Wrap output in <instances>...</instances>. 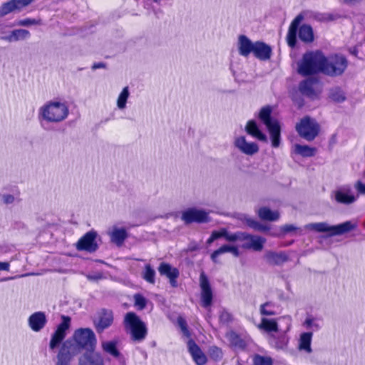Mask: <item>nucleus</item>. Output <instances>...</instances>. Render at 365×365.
<instances>
[{
    "instance_id": "62",
    "label": "nucleus",
    "mask_w": 365,
    "mask_h": 365,
    "mask_svg": "<svg viewBox=\"0 0 365 365\" xmlns=\"http://www.w3.org/2000/svg\"><path fill=\"white\" fill-rule=\"evenodd\" d=\"M221 320H228L230 319V314L225 312H222L220 315Z\"/></svg>"
},
{
    "instance_id": "4",
    "label": "nucleus",
    "mask_w": 365,
    "mask_h": 365,
    "mask_svg": "<svg viewBox=\"0 0 365 365\" xmlns=\"http://www.w3.org/2000/svg\"><path fill=\"white\" fill-rule=\"evenodd\" d=\"M123 326L125 332L134 341L141 342L147 336L148 329L145 323L134 312H130L125 314Z\"/></svg>"
},
{
    "instance_id": "6",
    "label": "nucleus",
    "mask_w": 365,
    "mask_h": 365,
    "mask_svg": "<svg viewBox=\"0 0 365 365\" xmlns=\"http://www.w3.org/2000/svg\"><path fill=\"white\" fill-rule=\"evenodd\" d=\"M271 113L270 106L263 107L259 113V118L269 130L272 147L278 148L280 145V126L276 119L271 118Z\"/></svg>"
},
{
    "instance_id": "19",
    "label": "nucleus",
    "mask_w": 365,
    "mask_h": 365,
    "mask_svg": "<svg viewBox=\"0 0 365 365\" xmlns=\"http://www.w3.org/2000/svg\"><path fill=\"white\" fill-rule=\"evenodd\" d=\"M187 347L192 359L197 365H204L206 364V356L193 340L188 341Z\"/></svg>"
},
{
    "instance_id": "10",
    "label": "nucleus",
    "mask_w": 365,
    "mask_h": 365,
    "mask_svg": "<svg viewBox=\"0 0 365 365\" xmlns=\"http://www.w3.org/2000/svg\"><path fill=\"white\" fill-rule=\"evenodd\" d=\"M61 322L58 325L56 331L51 335L49 342V348L53 350L63 341L66 336V331L71 327V317L61 316Z\"/></svg>"
},
{
    "instance_id": "40",
    "label": "nucleus",
    "mask_w": 365,
    "mask_h": 365,
    "mask_svg": "<svg viewBox=\"0 0 365 365\" xmlns=\"http://www.w3.org/2000/svg\"><path fill=\"white\" fill-rule=\"evenodd\" d=\"M235 234L236 232H229L226 229L222 228L217 231H213L211 235L215 240L224 237L227 242H235Z\"/></svg>"
},
{
    "instance_id": "55",
    "label": "nucleus",
    "mask_w": 365,
    "mask_h": 365,
    "mask_svg": "<svg viewBox=\"0 0 365 365\" xmlns=\"http://www.w3.org/2000/svg\"><path fill=\"white\" fill-rule=\"evenodd\" d=\"M18 10L28 6L33 0H12Z\"/></svg>"
},
{
    "instance_id": "29",
    "label": "nucleus",
    "mask_w": 365,
    "mask_h": 365,
    "mask_svg": "<svg viewBox=\"0 0 365 365\" xmlns=\"http://www.w3.org/2000/svg\"><path fill=\"white\" fill-rule=\"evenodd\" d=\"M317 80L314 78H307L302 81L299 85L300 93L306 96L314 98L316 96L314 85Z\"/></svg>"
},
{
    "instance_id": "15",
    "label": "nucleus",
    "mask_w": 365,
    "mask_h": 365,
    "mask_svg": "<svg viewBox=\"0 0 365 365\" xmlns=\"http://www.w3.org/2000/svg\"><path fill=\"white\" fill-rule=\"evenodd\" d=\"M200 287L202 305L207 308L212 304L213 294L209 280L204 272H202L200 276Z\"/></svg>"
},
{
    "instance_id": "9",
    "label": "nucleus",
    "mask_w": 365,
    "mask_h": 365,
    "mask_svg": "<svg viewBox=\"0 0 365 365\" xmlns=\"http://www.w3.org/2000/svg\"><path fill=\"white\" fill-rule=\"evenodd\" d=\"M296 130L304 139L311 141L318 135L319 126L314 119L306 116L296 125Z\"/></svg>"
},
{
    "instance_id": "38",
    "label": "nucleus",
    "mask_w": 365,
    "mask_h": 365,
    "mask_svg": "<svg viewBox=\"0 0 365 365\" xmlns=\"http://www.w3.org/2000/svg\"><path fill=\"white\" fill-rule=\"evenodd\" d=\"M305 229L309 230H314L317 232H330L331 225H329L327 222H317V223H309L305 225Z\"/></svg>"
},
{
    "instance_id": "45",
    "label": "nucleus",
    "mask_w": 365,
    "mask_h": 365,
    "mask_svg": "<svg viewBox=\"0 0 365 365\" xmlns=\"http://www.w3.org/2000/svg\"><path fill=\"white\" fill-rule=\"evenodd\" d=\"M20 199L19 198V195H11V194H2L0 193V202L4 205H11L15 202H19Z\"/></svg>"
},
{
    "instance_id": "54",
    "label": "nucleus",
    "mask_w": 365,
    "mask_h": 365,
    "mask_svg": "<svg viewBox=\"0 0 365 365\" xmlns=\"http://www.w3.org/2000/svg\"><path fill=\"white\" fill-rule=\"evenodd\" d=\"M278 319L284 321L286 324L283 331L284 332L289 331L292 327V317L289 315H285V316L279 317Z\"/></svg>"
},
{
    "instance_id": "28",
    "label": "nucleus",
    "mask_w": 365,
    "mask_h": 365,
    "mask_svg": "<svg viewBox=\"0 0 365 365\" xmlns=\"http://www.w3.org/2000/svg\"><path fill=\"white\" fill-rule=\"evenodd\" d=\"M357 225L353 221H346L337 225H331V235H341L355 229Z\"/></svg>"
},
{
    "instance_id": "26",
    "label": "nucleus",
    "mask_w": 365,
    "mask_h": 365,
    "mask_svg": "<svg viewBox=\"0 0 365 365\" xmlns=\"http://www.w3.org/2000/svg\"><path fill=\"white\" fill-rule=\"evenodd\" d=\"M110 241L117 246H121L125 240L128 237V233L124 228H118L114 227L112 230L108 232Z\"/></svg>"
},
{
    "instance_id": "39",
    "label": "nucleus",
    "mask_w": 365,
    "mask_h": 365,
    "mask_svg": "<svg viewBox=\"0 0 365 365\" xmlns=\"http://www.w3.org/2000/svg\"><path fill=\"white\" fill-rule=\"evenodd\" d=\"M294 153L299 154L303 157H312L314 156L316 152V149L311 148L308 145H302L296 144L294 147Z\"/></svg>"
},
{
    "instance_id": "41",
    "label": "nucleus",
    "mask_w": 365,
    "mask_h": 365,
    "mask_svg": "<svg viewBox=\"0 0 365 365\" xmlns=\"http://www.w3.org/2000/svg\"><path fill=\"white\" fill-rule=\"evenodd\" d=\"M289 342V339L287 336L283 335L278 337H272L271 339V344L277 349H284L287 348Z\"/></svg>"
},
{
    "instance_id": "53",
    "label": "nucleus",
    "mask_w": 365,
    "mask_h": 365,
    "mask_svg": "<svg viewBox=\"0 0 365 365\" xmlns=\"http://www.w3.org/2000/svg\"><path fill=\"white\" fill-rule=\"evenodd\" d=\"M17 24L19 26H21L37 25V24H40V21L36 20L34 19H25L20 20Z\"/></svg>"
},
{
    "instance_id": "57",
    "label": "nucleus",
    "mask_w": 365,
    "mask_h": 365,
    "mask_svg": "<svg viewBox=\"0 0 365 365\" xmlns=\"http://www.w3.org/2000/svg\"><path fill=\"white\" fill-rule=\"evenodd\" d=\"M178 324L179 326L180 327L182 332L186 335V336H188L189 335V331L187 329V324H186V322L182 319V318H179L178 319Z\"/></svg>"
},
{
    "instance_id": "42",
    "label": "nucleus",
    "mask_w": 365,
    "mask_h": 365,
    "mask_svg": "<svg viewBox=\"0 0 365 365\" xmlns=\"http://www.w3.org/2000/svg\"><path fill=\"white\" fill-rule=\"evenodd\" d=\"M228 339L231 345L235 349H243L246 346L245 341L234 332L229 334Z\"/></svg>"
},
{
    "instance_id": "5",
    "label": "nucleus",
    "mask_w": 365,
    "mask_h": 365,
    "mask_svg": "<svg viewBox=\"0 0 365 365\" xmlns=\"http://www.w3.org/2000/svg\"><path fill=\"white\" fill-rule=\"evenodd\" d=\"M66 341L70 342L78 354L82 350L96 349L97 344L96 334L90 328L77 329Z\"/></svg>"
},
{
    "instance_id": "49",
    "label": "nucleus",
    "mask_w": 365,
    "mask_h": 365,
    "mask_svg": "<svg viewBox=\"0 0 365 365\" xmlns=\"http://www.w3.org/2000/svg\"><path fill=\"white\" fill-rule=\"evenodd\" d=\"M134 301H135V306L139 310H142L146 307L147 300L141 294H135L134 295Z\"/></svg>"
},
{
    "instance_id": "56",
    "label": "nucleus",
    "mask_w": 365,
    "mask_h": 365,
    "mask_svg": "<svg viewBox=\"0 0 365 365\" xmlns=\"http://www.w3.org/2000/svg\"><path fill=\"white\" fill-rule=\"evenodd\" d=\"M317 19L319 21H328L334 20L336 18L334 15H332L331 14H319V16L317 17Z\"/></svg>"
},
{
    "instance_id": "30",
    "label": "nucleus",
    "mask_w": 365,
    "mask_h": 365,
    "mask_svg": "<svg viewBox=\"0 0 365 365\" xmlns=\"http://www.w3.org/2000/svg\"><path fill=\"white\" fill-rule=\"evenodd\" d=\"M312 339V332H304L301 334L298 341V349L300 351H304L307 354H310L312 351L311 343Z\"/></svg>"
},
{
    "instance_id": "46",
    "label": "nucleus",
    "mask_w": 365,
    "mask_h": 365,
    "mask_svg": "<svg viewBox=\"0 0 365 365\" xmlns=\"http://www.w3.org/2000/svg\"><path fill=\"white\" fill-rule=\"evenodd\" d=\"M15 10L18 9L12 0L4 3L0 7V17H3Z\"/></svg>"
},
{
    "instance_id": "2",
    "label": "nucleus",
    "mask_w": 365,
    "mask_h": 365,
    "mask_svg": "<svg viewBox=\"0 0 365 365\" xmlns=\"http://www.w3.org/2000/svg\"><path fill=\"white\" fill-rule=\"evenodd\" d=\"M360 195H365V178L356 180L353 187L344 185L331 193V198L337 203L351 205L354 203Z\"/></svg>"
},
{
    "instance_id": "22",
    "label": "nucleus",
    "mask_w": 365,
    "mask_h": 365,
    "mask_svg": "<svg viewBox=\"0 0 365 365\" xmlns=\"http://www.w3.org/2000/svg\"><path fill=\"white\" fill-rule=\"evenodd\" d=\"M255 43L252 42L245 35H240L238 37L237 47L239 53L245 57L248 56L251 53L253 52Z\"/></svg>"
},
{
    "instance_id": "50",
    "label": "nucleus",
    "mask_w": 365,
    "mask_h": 365,
    "mask_svg": "<svg viewBox=\"0 0 365 365\" xmlns=\"http://www.w3.org/2000/svg\"><path fill=\"white\" fill-rule=\"evenodd\" d=\"M305 325L307 328L311 329L314 331H317L321 328V324L319 322L313 317L307 318L305 320Z\"/></svg>"
},
{
    "instance_id": "61",
    "label": "nucleus",
    "mask_w": 365,
    "mask_h": 365,
    "mask_svg": "<svg viewBox=\"0 0 365 365\" xmlns=\"http://www.w3.org/2000/svg\"><path fill=\"white\" fill-rule=\"evenodd\" d=\"M104 67H105V64L103 63H96L93 65L92 68L93 70H96V69L101 68H104Z\"/></svg>"
},
{
    "instance_id": "60",
    "label": "nucleus",
    "mask_w": 365,
    "mask_h": 365,
    "mask_svg": "<svg viewBox=\"0 0 365 365\" xmlns=\"http://www.w3.org/2000/svg\"><path fill=\"white\" fill-rule=\"evenodd\" d=\"M340 1L346 4L354 5V4L360 3L362 0H340Z\"/></svg>"
},
{
    "instance_id": "21",
    "label": "nucleus",
    "mask_w": 365,
    "mask_h": 365,
    "mask_svg": "<svg viewBox=\"0 0 365 365\" xmlns=\"http://www.w3.org/2000/svg\"><path fill=\"white\" fill-rule=\"evenodd\" d=\"M304 16L302 14L297 15L291 23L287 33V43L289 46L294 47L297 41V31L299 24L303 20Z\"/></svg>"
},
{
    "instance_id": "47",
    "label": "nucleus",
    "mask_w": 365,
    "mask_h": 365,
    "mask_svg": "<svg viewBox=\"0 0 365 365\" xmlns=\"http://www.w3.org/2000/svg\"><path fill=\"white\" fill-rule=\"evenodd\" d=\"M246 222L249 227L253 228L255 230L261 231V232H265V231L268 230L267 226L263 225L261 223H259V222H257L253 219L246 218Z\"/></svg>"
},
{
    "instance_id": "3",
    "label": "nucleus",
    "mask_w": 365,
    "mask_h": 365,
    "mask_svg": "<svg viewBox=\"0 0 365 365\" xmlns=\"http://www.w3.org/2000/svg\"><path fill=\"white\" fill-rule=\"evenodd\" d=\"M325 56L322 51H315L305 53L297 62V73L308 76L322 73Z\"/></svg>"
},
{
    "instance_id": "63",
    "label": "nucleus",
    "mask_w": 365,
    "mask_h": 365,
    "mask_svg": "<svg viewBox=\"0 0 365 365\" xmlns=\"http://www.w3.org/2000/svg\"><path fill=\"white\" fill-rule=\"evenodd\" d=\"M215 240V239L213 237V236L211 235L210 237H209V239L207 240V243L208 245H210L211 243H212Z\"/></svg>"
},
{
    "instance_id": "44",
    "label": "nucleus",
    "mask_w": 365,
    "mask_h": 365,
    "mask_svg": "<svg viewBox=\"0 0 365 365\" xmlns=\"http://www.w3.org/2000/svg\"><path fill=\"white\" fill-rule=\"evenodd\" d=\"M253 365H272L273 360L270 356L255 354L253 356Z\"/></svg>"
},
{
    "instance_id": "23",
    "label": "nucleus",
    "mask_w": 365,
    "mask_h": 365,
    "mask_svg": "<svg viewBox=\"0 0 365 365\" xmlns=\"http://www.w3.org/2000/svg\"><path fill=\"white\" fill-rule=\"evenodd\" d=\"M113 322V314L110 310H103L101 312L99 320L96 325L98 332H102L104 329L109 327Z\"/></svg>"
},
{
    "instance_id": "13",
    "label": "nucleus",
    "mask_w": 365,
    "mask_h": 365,
    "mask_svg": "<svg viewBox=\"0 0 365 365\" xmlns=\"http://www.w3.org/2000/svg\"><path fill=\"white\" fill-rule=\"evenodd\" d=\"M96 232H87L76 243V249L79 251L95 252L98 249V244L96 241Z\"/></svg>"
},
{
    "instance_id": "52",
    "label": "nucleus",
    "mask_w": 365,
    "mask_h": 365,
    "mask_svg": "<svg viewBox=\"0 0 365 365\" xmlns=\"http://www.w3.org/2000/svg\"><path fill=\"white\" fill-rule=\"evenodd\" d=\"M209 354H210V357H212L215 360L220 359L222 357V350L215 346H211L210 348Z\"/></svg>"
},
{
    "instance_id": "31",
    "label": "nucleus",
    "mask_w": 365,
    "mask_h": 365,
    "mask_svg": "<svg viewBox=\"0 0 365 365\" xmlns=\"http://www.w3.org/2000/svg\"><path fill=\"white\" fill-rule=\"evenodd\" d=\"M257 328L259 330L270 333L277 332L279 331V327L275 319H267L265 317L262 318L261 322L257 325Z\"/></svg>"
},
{
    "instance_id": "36",
    "label": "nucleus",
    "mask_w": 365,
    "mask_h": 365,
    "mask_svg": "<svg viewBox=\"0 0 365 365\" xmlns=\"http://www.w3.org/2000/svg\"><path fill=\"white\" fill-rule=\"evenodd\" d=\"M277 306L272 302H267L259 307V313L262 316H274L278 314Z\"/></svg>"
},
{
    "instance_id": "35",
    "label": "nucleus",
    "mask_w": 365,
    "mask_h": 365,
    "mask_svg": "<svg viewBox=\"0 0 365 365\" xmlns=\"http://www.w3.org/2000/svg\"><path fill=\"white\" fill-rule=\"evenodd\" d=\"M299 37L304 42L313 41L314 33L312 28L309 25H302L299 29Z\"/></svg>"
},
{
    "instance_id": "48",
    "label": "nucleus",
    "mask_w": 365,
    "mask_h": 365,
    "mask_svg": "<svg viewBox=\"0 0 365 365\" xmlns=\"http://www.w3.org/2000/svg\"><path fill=\"white\" fill-rule=\"evenodd\" d=\"M155 272L150 264L145 265L143 278L148 282L153 284L155 282Z\"/></svg>"
},
{
    "instance_id": "64",
    "label": "nucleus",
    "mask_w": 365,
    "mask_h": 365,
    "mask_svg": "<svg viewBox=\"0 0 365 365\" xmlns=\"http://www.w3.org/2000/svg\"><path fill=\"white\" fill-rule=\"evenodd\" d=\"M198 249V247L197 245H194V246H190L188 250L190 251H195V250H197Z\"/></svg>"
},
{
    "instance_id": "17",
    "label": "nucleus",
    "mask_w": 365,
    "mask_h": 365,
    "mask_svg": "<svg viewBox=\"0 0 365 365\" xmlns=\"http://www.w3.org/2000/svg\"><path fill=\"white\" fill-rule=\"evenodd\" d=\"M28 323L31 330L38 332L44 328L47 323L46 316L43 312H36L29 317Z\"/></svg>"
},
{
    "instance_id": "37",
    "label": "nucleus",
    "mask_w": 365,
    "mask_h": 365,
    "mask_svg": "<svg viewBox=\"0 0 365 365\" xmlns=\"http://www.w3.org/2000/svg\"><path fill=\"white\" fill-rule=\"evenodd\" d=\"M130 96V91L128 86L123 88L122 91L118 95L117 98L116 105L119 110H125L126 108V103Z\"/></svg>"
},
{
    "instance_id": "32",
    "label": "nucleus",
    "mask_w": 365,
    "mask_h": 365,
    "mask_svg": "<svg viewBox=\"0 0 365 365\" xmlns=\"http://www.w3.org/2000/svg\"><path fill=\"white\" fill-rule=\"evenodd\" d=\"M245 130L247 133L261 141L266 142L267 136L261 132L257 123L254 120H250L247 123Z\"/></svg>"
},
{
    "instance_id": "51",
    "label": "nucleus",
    "mask_w": 365,
    "mask_h": 365,
    "mask_svg": "<svg viewBox=\"0 0 365 365\" xmlns=\"http://www.w3.org/2000/svg\"><path fill=\"white\" fill-rule=\"evenodd\" d=\"M330 97L334 101L336 102H341L345 99L344 93L339 89H335L332 91Z\"/></svg>"
},
{
    "instance_id": "24",
    "label": "nucleus",
    "mask_w": 365,
    "mask_h": 365,
    "mask_svg": "<svg viewBox=\"0 0 365 365\" xmlns=\"http://www.w3.org/2000/svg\"><path fill=\"white\" fill-rule=\"evenodd\" d=\"M227 252H230L233 255V256L236 257H238L240 255V250L237 246L231 245H223L211 254V259L213 262L217 263L218 262V257Z\"/></svg>"
},
{
    "instance_id": "25",
    "label": "nucleus",
    "mask_w": 365,
    "mask_h": 365,
    "mask_svg": "<svg viewBox=\"0 0 365 365\" xmlns=\"http://www.w3.org/2000/svg\"><path fill=\"white\" fill-rule=\"evenodd\" d=\"M264 259L269 264L278 265L287 261V255L284 252L268 251L264 254Z\"/></svg>"
},
{
    "instance_id": "1",
    "label": "nucleus",
    "mask_w": 365,
    "mask_h": 365,
    "mask_svg": "<svg viewBox=\"0 0 365 365\" xmlns=\"http://www.w3.org/2000/svg\"><path fill=\"white\" fill-rule=\"evenodd\" d=\"M68 113V107L65 103L51 101L39 108L38 118L43 125L45 123H60L67 118Z\"/></svg>"
},
{
    "instance_id": "58",
    "label": "nucleus",
    "mask_w": 365,
    "mask_h": 365,
    "mask_svg": "<svg viewBox=\"0 0 365 365\" xmlns=\"http://www.w3.org/2000/svg\"><path fill=\"white\" fill-rule=\"evenodd\" d=\"M362 45H358L356 47L353 48L352 49H350V53L355 56H358L359 53V48Z\"/></svg>"
},
{
    "instance_id": "20",
    "label": "nucleus",
    "mask_w": 365,
    "mask_h": 365,
    "mask_svg": "<svg viewBox=\"0 0 365 365\" xmlns=\"http://www.w3.org/2000/svg\"><path fill=\"white\" fill-rule=\"evenodd\" d=\"M252 53L254 56L262 61L269 60L272 54V48L267 44L261 42H255L254 49Z\"/></svg>"
},
{
    "instance_id": "14",
    "label": "nucleus",
    "mask_w": 365,
    "mask_h": 365,
    "mask_svg": "<svg viewBox=\"0 0 365 365\" xmlns=\"http://www.w3.org/2000/svg\"><path fill=\"white\" fill-rule=\"evenodd\" d=\"M235 147L242 153L253 155L258 153L259 146L255 142H248L245 136H237L234 139Z\"/></svg>"
},
{
    "instance_id": "7",
    "label": "nucleus",
    "mask_w": 365,
    "mask_h": 365,
    "mask_svg": "<svg viewBox=\"0 0 365 365\" xmlns=\"http://www.w3.org/2000/svg\"><path fill=\"white\" fill-rule=\"evenodd\" d=\"M346 67L347 61L344 56L337 54L325 56L322 73L330 76H340L344 72Z\"/></svg>"
},
{
    "instance_id": "16",
    "label": "nucleus",
    "mask_w": 365,
    "mask_h": 365,
    "mask_svg": "<svg viewBox=\"0 0 365 365\" xmlns=\"http://www.w3.org/2000/svg\"><path fill=\"white\" fill-rule=\"evenodd\" d=\"M102 354L96 349L86 350L78 358V365H103Z\"/></svg>"
},
{
    "instance_id": "43",
    "label": "nucleus",
    "mask_w": 365,
    "mask_h": 365,
    "mask_svg": "<svg viewBox=\"0 0 365 365\" xmlns=\"http://www.w3.org/2000/svg\"><path fill=\"white\" fill-rule=\"evenodd\" d=\"M289 232H295L298 235H302V230L299 227H296L294 225H284L279 229V232L272 234L273 236L284 235Z\"/></svg>"
},
{
    "instance_id": "59",
    "label": "nucleus",
    "mask_w": 365,
    "mask_h": 365,
    "mask_svg": "<svg viewBox=\"0 0 365 365\" xmlns=\"http://www.w3.org/2000/svg\"><path fill=\"white\" fill-rule=\"evenodd\" d=\"M9 269V264L5 262H0V270L8 271Z\"/></svg>"
},
{
    "instance_id": "18",
    "label": "nucleus",
    "mask_w": 365,
    "mask_h": 365,
    "mask_svg": "<svg viewBox=\"0 0 365 365\" xmlns=\"http://www.w3.org/2000/svg\"><path fill=\"white\" fill-rule=\"evenodd\" d=\"M158 272L161 275L165 276L169 279L172 287L177 286V278L179 277V271L177 268L171 266L170 264L162 262L159 267Z\"/></svg>"
},
{
    "instance_id": "34",
    "label": "nucleus",
    "mask_w": 365,
    "mask_h": 365,
    "mask_svg": "<svg viewBox=\"0 0 365 365\" xmlns=\"http://www.w3.org/2000/svg\"><path fill=\"white\" fill-rule=\"evenodd\" d=\"M258 215L260 219L267 221H276L279 218V213L277 211H272L267 207L259 209Z\"/></svg>"
},
{
    "instance_id": "11",
    "label": "nucleus",
    "mask_w": 365,
    "mask_h": 365,
    "mask_svg": "<svg viewBox=\"0 0 365 365\" xmlns=\"http://www.w3.org/2000/svg\"><path fill=\"white\" fill-rule=\"evenodd\" d=\"M181 219L186 225L191 224L192 222H207L210 221L209 212L202 209L190 207L182 212Z\"/></svg>"
},
{
    "instance_id": "8",
    "label": "nucleus",
    "mask_w": 365,
    "mask_h": 365,
    "mask_svg": "<svg viewBox=\"0 0 365 365\" xmlns=\"http://www.w3.org/2000/svg\"><path fill=\"white\" fill-rule=\"evenodd\" d=\"M242 242L241 247L245 250H252L255 252L262 250L266 242L264 237L253 235L243 232H237L235 237V242Z\"/></svg>"
},
{
    "instance_id": "27",
    "label": "nucleus",
    "mask_w": 365,
    "mask_h": 365,
    "mask_svg": "<svg viewBox=\"0 0 365 365\" xmlns=\"http://www.w3.org/2000/svg\"><path fill=\"white\" fill-rule=\"evenodd\" d=\"M30 36V32L28 30L20 29L13 30L8 36H1V39L9 42H14L27 39Z\"/></svg>"
},
{
    "instance_id": "12",
    "label": "nucleus",
    "mask_w": 365,
    "mask_h": 365,
    "mask_svg": "<svg viewBox=\"0 0 365 365\" xmlns=\"http://www.w3.org/2000/svg\"><path fill=\"white\" fill-rule=\"evenodd\" d=\"M77 354L73 346L65 341L57 354L56 365H71L72 359Z\"/></svg>"
},
{
    "instance_id": "33",
    "label": "nucleus",
    "mask_w": 365,
    "mask_h": 365,
    "mask_svg": "<svg viewBox=\"0 0 365 365\" xmlns=\"http://www.w3.org/2000/svg\"><path fill=\"white\" fill-rule=\"evenodd\" d=\"M116 341H105L101 343L103 351L115 358H118L120 355V351L117 349Z\"/></svg>"
}]
</instances>
